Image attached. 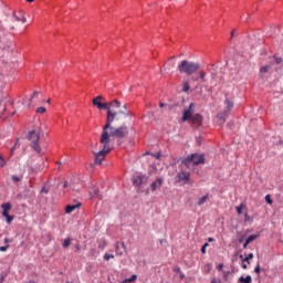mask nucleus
Instances as JSON below:
<instances>
[{
	"instance_id": "obj_29",
	"label": "nucleus",
	"mask_w": 283,
	"mask_h": 283,
	"mask_svg": "<svg viewBox=\"0 0 283 283\" xmlns=\"http://www.w3.org/2000/svg\"><path fill=\"white\" fill-rule=\"evenodd\" d=\"M118 109H120V102H118V106H113V112H115V117L118 116Z\"/></svg>"
},
{
	"instance_id": "obj_17",
	"label": "nucleus",
	"mask_w": 283,
	"mask_h": 283,
	"mask_svg": "<svg viewBox=\"0 0 283 283\" xmlns=\"http://www.w3.org/2000/svg\"><path fill=\"white\" fill-rule=\"evenodd\" d=\"M81 207V203L77 205H69L65 207V213H72V211H76Z\"/></svg>"
},
{
	"instance_id": "obj_12",
	"label": "nucleus",
	"mask_w": 283,
	"mask_h": 283,
	"mask_svg": "<svg viewBox=\"0 0 283 283\" xmlns=\"http://www.w3.org/2000/svg\"><path fill=\"white\" fill-rule=\"evenodd\" d=\"M227 111L222 114L218 115V118H224V116H229V111L233 109V102L226 99Z\"/></svg>"
},
{
	"instance_id": "obj_23",
	"label": "nucleus",
	"mask_w": 283,
	"mask_h": 283,
	"mask_svg": "<svg viewBox=\"0 0 283 283\" xmlns=\"http://www.w3.org/2000/svg\"><path fill=\"white\" fill-rule=\"evenodd\" d=\"M136 280H138V275L133 274L132 277L129 279H125L124 283H132V282H136Z\"/></svg>"
},
{
	"instance_id": "obj_30",
	"label": "nucleus",
	"mask_w": 283,
	"mask_h": 283,
	"mask_svg": "<svg viewBox=\"0 0 283 283\" xmlns=\"http://www.w3.org/2000/svg\"><path fill=\"white\" fill-rule=\"evenodd\" d=\"M104 260H106V261L114 260V254L105 253Z\"/></svg>"
},
{
	"instance_id": "obj_62",
	"label": "nucleus",
	"mask_w": 283,
	"mask_h": 283,
	"mask_svg": "<svg viewBox=\"0 0 283 283\" xmlns=\"http://www.w3.org/2000/svg\"><path fill=\"white\" fill-rule=\"evenodd\" d=\"M29 283H34V281H30Z\"/></svg>"
},
{
	"instance_id": "obj_32",
	"label": "nucleus",
	"mask_w": 283,
	"mask_h": 283,
	"mask_svg": "<svg viewBox=\"0 0 283 283\" xmlns=\"http://www.w3.org/2000/svg\"><path fill=\"white\" fill-rule=\"evenodd\" d=\"M190 90L189 82H186L182 87V92H188Z\"/></svg>"
},
{
	"instance_id": "obj_31",
	"label": "nucleus",
	"mask_w": 283,
	"mask_h": 283,
	"mask_svg": "<svg viewBox=\"0 0 283 283\" xmlns=\"http://www.w3.org/2000/svg\"><path fill=\"white\" fill-rule=\"evenodd\" d=\"M242 209H244V206H243V205H240V206L237 207V213H238L239 216H242Z\"/></svg>"
},
{
	"instance_id": "obj_44",
	"label": "nucleus",
	"mask_w": 283,
	"mask_h": 283,
	"mask_svg": "<svg viewBox=\"0 0 283 283\" xmlns=\"http://www.w3.org/2000/svg\"><path fill=\"white\" fill-rule=\"evenodd\" d=\"M210 283H222V280H220V279H213Z\"/></svg>"
},
{
	"instance_id": "obj_38",
	"label": "nucleus",
	"mask_w": 283,
	"mask_h": 283,
	"mask_svg": "<svg viewBox=\"0 0 283 283\" xmlns=\"http://www.w3.org/2000/svg\"><path fill=\"white\" fill-rule=\"evenodd\" d=\"M6 220H7V223L10 224V222H12V220H14V217L9 214L6 217Z\"/></svg>"
},
{
	"instance_id": "obj_26",
	"label": "nucleus",
	"mask_w": 283,
	"mask_h": 283,
	"mask_svg": "<svg viewBox=\"0 0 283 283\" xmlns=\"http://www.w3.org/2000/svg\"><path fill=\"white\" fill-rule=\"evenodd\" d=\"M1 209H3L2 211H10V209H12V205L10 203H2L1 205Z\"/></svg>"
},
{
	"instance_id": "obj_27",
	"label": "nucleus",
	"mask_w": 283,
	"mask_h": 283,
	"mask_svg": "<svg viewBox=\"0 0 283 283\" xmlns=\"http://www.w3.org/2000/svg\"><path fill=\"white\" fill-rule=\"evenodd\" d=\"M72 244V241L70 240V238H66L62 244L63 249H67V247H70Z\"/></svg>"
},
{
	"instance_id": "obj_24",
	"label": "nucleus",
	"mask_w": 283,
	"mask_h": 283,
	"mask_svg": "<svg viewBox=\"0 0 283 283\" xmlns=\"http://www.w3.org/2000/svg\"><path fill=\"white\" fill-rule=\"evenodd\" d=\"M206 76H207V73L205 71H199V76L192 77V81H198L199 78L205 80Z\"/></svg>"
},
{
	"instance_id": "obj_22",
	"label": "nucleus",
	"mask_w": 283,
	"mask_h": 283,
	"mask_svg": "<svg viewBox=\"0 0 283 283\" xmlns=\"http://www.w3.org/2000/svg\"><path fill=\"white\" fill-rule=\"evenodd\" d=\"M207 200H209V195H206L201 199H199V201L197 202L198 207H202V205H205Z\"/></svg>"
},
{
	"instance_id": "obj_58",
	"label": "nucleus",
	"mask_w": 283,
	"mask_h": 283,
	"mask_svg": "<svg viewBox=\"0 0 283 283\" xmlns=\"http://www.w3.org/2000/svg\"><path fill=\"white\" fill-rule=\"evenodd\" d=\"M159 107H165V104H163V103H159Z\"/></svg>"
},
{
	"instance_id": "obj_49",
	"label": "nucleus",
	"mask_w": 283,
	"mask_h": 283,
	"mask_svg": "<svg viewBox=\"0 0 283 283\" xmlns=\"http://www.w3.org/2000/svg\"><path fill=\"white\" fill-rule=\"evenodd\" d=\"M4 244H6V247H8V244H10V240L8 238H4Z\"/></svg>"
},
{
	"instance_id": "obj_25",
	"label": "nucleus",
	"mask_w": 283,
	"mask_h": 283,
	"mask_svg": "<svg viewBox=\"0 0 283 283\" xmlns=\"http://www.w3.org/2000/svg\"><path fill=\"white\" fill-rule=\"evenodd\" d=\"M253 240H258V234L249 235L248 239L245 240L247 244H251V242H253Z\"/></svg>"
},
{
	"instance_id": "obj_40",
	"label": "nucleus",
	"mask_w": 283,
	"mask_h": 283,
	"mask_svg": "<svg viewBox=\"0 0 283 283\" xmlns=\"http://www.w3.org/2000/svg\"><path fill=\"white\" fill-rule=\"evenodd\" d=\"M274 61H275L276 65H280V63H282L283 60H282V57H277L274 55Z\"/></svg>"
},
{
	"instance_id": "obj_20",
	"label": "nucleus",
	"mask_w": 283,
	"mask_h": 283,
	"mask_svg": "<svg viewBox=\"0 0 283 283\" xmlns=\"http://www.w3.org/2000/svg\"><path fill=\"white\" fill-rule=\"evenodd\" d=\"M239 282L240 283H252L253 279L251 277V275H247L245 277L241 276V277H239Z\"/></svg>"
},
{
	"instance_id": "obj_37",
	"label": "nucleus",
	"mask_w": 283,
	"mask_h": 283,
	"mask_svg": "<svg viewBox=\"0 0 283 283\" xmlns=\"http://www.w3.org/2000/svg\"><path fill=\"white\" fill-rule=\"evenodd\" d=\"M9 248H10V244L0 247V251H1L2 253H6V251H8Z\"/></svg>"
},
{
	"instance_id": "obj_55",
	"label": "nucleus",
	"mask_w": 283,
	"mask_h": 283,
	"mask_svg": "<svg viewBox=\"0 0 283 283\" xmlns=\"http://www.w3.org/2000/svg\"><path fill=\"white\" fill-rule=\"evenodd\" d=\"M208 242H213V238H209V239H208Z\"/></svg>"
},
{
	"instance_id": "obj_61",
	"label": "nucleus",
	"mask_w": 283,
	"mask_h": 283,
	"mask_svg": "<svg viewBox=\"0 0 283 283\" xmlns=\"http://www.w3.org/2000/svg\"><path fill=\"white\" fill-rule=\"evenodd\" d=\"M0 282H3V279H0Z\"/></svg>"
},
{
	"instance_id": "obj_4",
	"label": "nucleus",
	"mask_w": 283,
	"mask_h": 283,
	"mask_svg": "<svg viewBox=\"0 0 283 283\" xmlns=\"http://www.w3.org/2000/svg\"><path fill=\"white\" fill-rule=\"evenodd\" d=\"M28 140H30V147L36 154H41V128H35L28 134Z\"/></svg>"
},
{
	"instance_id": "obj_7",
	"label": "nucleus",
	"mask_w": 283,
	"mask_h": 283,
	"mask_svg": "<svg viewBox=\"0 0 283 283\" xmlns=\"http://www.w3.org/2000/svg\"><path fill=\"white\" fill-rule=\"evenodd\" d=\"M181 171H179L177 174V178L179 180V182H185V185H189L190 184V178H191V172L185 170L187 169V167H181Z\"/></svg>"
},
{
	"instance_id": "obj_19",
	"label": "nucleus",
	"mask_w": 283,
	"mask_h": 283,
	"mask_svg": "<svg viewBox=\"0 0 283 283\" xmlns=\"http://www.w3.org/2000/svg\"><path fill=\"white\" fill-rule=\"evenodd\" d=\"M241 262H247L248 264H251V260H253V253H249L247 258L243 255H240Z\"/></svg>"
},
{
	"instance_id": "obj_1",
	"label": "nucleus",
	"mask_w": 283,
	"mask_h": 283,
	"mask_svg": "<svg viewBox=\"0 0 283 283\" xmlns=\"http://www.w3.org/2000/svg\"><path fill=\"white\" fill-rule=\"evenodd\" d=\"M113 122L108 123V127L107 124L104 125L103 127V132L99 138V143L101 145H104V147H107V145H109L111 143V138H126V136H128L129 130L127 129V126H120L118 128H114L112 126Z\"/></svg>"
},
{
	"instance_id": "obj_50",
	"label": "nucleus",
	"mask_w": 283,
	"mask_h": 283,
	"mask_svg": "<svg viewBox=\"0 0 283 283\" xmlns=\"http://www.w3.org/2000/svg\"><path fill=\"white\" fill-rule=\"evenodd\" d=\"M18 145H19V142L15 143V145L12 147L11 151H14V149H17Z\"/></svg>"
},
{
	"instance_id": "obj_13",
	"label": "nucleus",
	"mask_w": 283,
	"mask_h": 283,
	"mask_svg": "<svg viewBox=\"0 0 283 283\" xmlns=\"http://www.w3.org/2000/svg\"><path fill=\"white\" fill-rule=\"evenodd\" d=\"M11 180H12L13 185L19 186L20 182H23V174L12 175Z\"/></svg>"
},
{
	"instance_id": "obj_51",
	"label": "nucleus",
	"mask_w": 283,
	"mask_h": 283,
	"mask_svg": "<svg viewBox=\"0 0 283 283\" xmlns=\"http://www.w3.org/2000/svg\"><path fill=\"white\" fill-rule=\"evenodd\" d=\"M63 187H64V189H67V187H69L67 181L64 182V186H63Z\"/></svg>"
},
{
	"instance_id": "obj_10",
	"label": "nucleus",
	"mask_w": 283,
	"mask_h": 283,
	"mask_svg": "<svg viewBox=\"0 0 283 283\" xmlns=\"http://www.w3.org/2000/svg\"><path fill=\"white\" fill-rule=\"evenodd\" d=\"M163 182H165V179L161 177L157 178L155 181L150 184V191H157V189H160L163 187Z\"/></svg>"
},
{
	"instance_id": "obj_52",
	"label": "nucleus",
	"mask_w": 283,
	"mask_h": 283,
	"mask_svg": "<svg viewBox=\"0 0 283 283\" xmlns=\"http://www.w3.org/2000/svg\"><path fill=\"white\" fill-rule=\"evenodd\" d=\"M247 247H249V243H247V241L243 243V249H247Z\"/></svg>"
},
{
	"instance_id": "obj_6",
	"label": "nucleus",
	"mask_w": 283,
	"mask_h": 283,
	"mask_svg": "<svg viewBox=\"0 0 283 283\" xmlns=\"http://www.w3.org/2000/svg\"><path fill=\"white\" fill-rule=\"evenodd\" d=\"M109 151H112V148L109 147L108 144L106 145V147H105V145L101 144V150L97 153H94L95 165H101L103 163V160H105V156H107V154H109Z\"/></svg>"
},
{
	"instance_id": "obj_28",
	"label": "nucleus",
	"mask_w": 283,
	"mask_h": 283,
	"mask_svg": "<svg viewBox=\"0 0 283 283\" xmlns=\"http://www.w3.org/2000/svg\"><path fill=\"white\" fill-rule=\"evenodd\" d=\"M269 70H271V66L270 65H265V66H262L260 69V72H261V74H266V72H269Z\"/></svg>"
},
{
	"instance_id": "obj_16",
	"label": "nucleus",
	"mask_w": 283,
	"mask_h": 283,
	"mask_svg": "<svg viewBox=\"0 0 283 283\" xmlns=\"http://www.w3.org/2000/svg\"><path fill=\"white\" fill-rule=\"evenodd\" d=\"M15 17V21H21V23H25V21H28L25 19V12L23 11H19L18 13H14Z\"/></svg>"
},
{
	"instance_id": "obj_47",
	"label": "nucleus",
	"mask_w": 283,
	"mask_h": 283,
	"mask_svg": "<svg viewBox=\"0 0 283 283\" xmlns=\"http://www.w3.org/2000/svg\"><path fill=\"white\" fill-rule=\"evenodd\" d=\"M206 271L209 273V271H211V264H207L206 265Z\"/></svg>"
},
{
	"instance_id": "obj_45",
	"label": "nucleus",
	"mask_w": 283,
	"mask_h": 283,
	"mask_svg": "<svg viewBox=\"0 0 283 283\" xmlns=\"http://www.w3.org/2000/svg\"><path fill=\"white\" fill-rule=\"evenodd\" d=\"M41 193H49L48 188L43 187V188L41 189Z\"/></svg>"
},
{
	"instance_id": "obj_43",
	"label": "nucleus",
	"mask_w": 283,
	"mask_h": 283,
	"mask_svg": "<svg viewBox=\"0 0 283 283\" xmlns=\"http://www.w3.org/2000/svg\"><path fill=\"white\" fill-rule=\"evenodd\" d=\"M172 271H174L175 273H180V266H175V268L172 269Z\"/></svg>"
},
{
	"instance_id": "obj_2",
	"label": "nucleus",
	"mask_w": 283,
	"mask_h": 283,
	"mask_svg": "<svg viewBox=\"0 0 283 283\" xmlns=\"http://www.w3.org/2000/svg\"><path fill=\"white\" fill-rule=\"evenodd\" d=\"M103 96L98 95L93 99V105L97 107V109H106L107 111V117H106V127H109V123H114L116 118V112L114 111V107H118V101L114 99L111 103H102Z\"/></svg>"
},
{
	"instance_id": "obj_35",
	"label": "nucleus",
	"mask_w": 283,
	"mask_h": 283,
	"mask_svg": "<svg viewBox=\"0 0 283 283\" xmlns=\"http://www.w3.org/2000/svg\"><path fill=\"white\" fill-rule=\"evenodd\" d=\"M6 165H7V163L3 159V155H0V167H4Z\"/></svg>"
},
{
	"instance_id": "obj_60",
	"label": "nucleus",
	"mask_w": 283,
	"mask_h": 283,
	"mask_svg": "<svg viewBox=\"0 0 283 283\" xmlns=\"http://www.w3.org/2000/svg\"><path fill=\"white\" fill-rule=\"evenodd\" d=\"M46 103H49V104H50V98L46 101Z\"/></svg>"
},
{
	"instance_id": "obj_9",
	"label": "nucleus",
	"mask_w": 283,
	"mask_h": 283,
	"mask_svg": "<svg viewBox=\"0 0 283 283\" xmlns=\"http://www.w3.org/2000/svg\"><path fill=\"white\" fill-rule=\"evenodd\" d=\"M148 178L143 175H136L133 177V185L134 187H137V189H140V186L145 185L147 182Z\"/></svg>"
},
{
	"instance_id": "obj_14",
	"label": "nucleus",
	"mask_w": 283,
	"mask_h": 283,
	"mask_svg": "<svg viewBox=\"0 0 283 283\" xmlns=\"http://www.w3.org/2000/svg\"><path fill=\"white\" fill-rule=\"evenodd\" d=\"M190 120L192 122L193 125H202V115L200 114H196L192 116V118H190Z\"/></svg>"
},
{
	"instance_id": "obj_56",
	"label": "nucleus",
	"mask_w": 283,
	"mask_h": 283,
	"mask_svg": "<svg viewBox=\"0 0 283 283\" xmlns=\"http://www.w3.org/2000/svg\"><path fill=\"white\" fill-rule=\"evenodd\" d=\"M76 249H77V251H80V250H81V245H80V244H77V245H76Z\"/></svg>"
},
{
	"instance_id": "obj_59",
	"label": "nucleus",
	"mask_w": 283,
	"mask_h": 283,
	"mask_svg": "<svg viewBox=\"0 0 283 283\" xmlns=\"http://www.w3.org/2000/svg\"><path fill=\"white\" fill-rule=\"evenodd\" d=\"M155 158H160V154H157V155L155 156Z\"/></svg>"
},
{
	"instance_id": "obj_8",
	"label": "nucleus",
	"mask_w": 283,
	"mask_h": 283,
	"mask_svg": "<svg viewBox=\"0 0 283 283\" xmlns=\"http://www.w3.org/2000/svg\"><path fill=\"white\" fill-rule=\"evenodd\" d=\"M193 112H195V105L193 103H190L188 108H185L182 112V117H181L182 123H187V120H191V118L193 117Z\"/></svg>"
},
{
	"instance_id": "obj_54",
	"label": "nucleus",
	"mask_w": 283,
	"mask_h": 283,
	"mask_svg": "<svg viewBox=\"0 0 283 283\" xmlns=\"http://www.w3.org/2000/svg\"><path fill=\"white\" fill-rule=\"evenodd\" d=\"M180 280H185V274L180 273Z\"/></svg>"
},
{
	"instance_id": "obj_48",
	"label": "nucleus",
	"mask_w": 283,
	"mask_h": 283,
	"mask_svg": "<svg viewBox=\"0 0 283 283\" xmlns=\"http://www.w3.org/2000/svg\"><path fill=\"white\" fill-rule=\"evenodd\" d=\"M2 216H3V218H8V216H10V213H8L7 211H2Z\"/></svg>"
},
{
	"instance_id": "obj_21",
	"label": "nucleus",
	"mask_w": 283,
	"mask_h": 283,
	"mask_svg": "<svg viewBox=\"0 0 283 283\" xmlns=\"http://www.w3.org/2000/svg\"><path fill=\"white\" fill-rule=\"evenodd\" d=\"M118 114H123L124 116H129V113H127V105H120L118 108Z\"/></svg>"
},
{
	"instance_id": "obj_42",
	"label": "nucleus",
	"mask_w": 283,
	"mask_h": 283,
	"mask_svg": "<svg viewBox=\"0 0 283 283\" xmlns=\"http://www.w3.org/2000/svg\"><path fill=\"white\" fill-rule=\"evenodd\" d=\"M254 273H256L258 275H260V263L256 264L255 269H254Z\"/></svg>"
},
{
	"instance_id": "obj_18",
	"label": "nucleus",
	"mask_w": 283,
	"mask_h": 283,
	"mask_svg": "<svg viewBox=\"0 0 283 283\" xmlns=\"http://www.w3.org/2000/svg\"><path fill=\"white\" fill-rule=\"evenodd\" d=\"M4 53L14 52V44L12 42L8 43L2 48Z\"/></svg>"
},
{
	"instance_id": "obj_33",
	"label": "nucleus",
	"mask_w": 283,
	"mask_h": 283,
	"mask_svg": "<svg viewBox=\"0 0 283 283\" xmlns=\"http://www.w3.org/2000/svg\"><path fill=\"white\" fill-rule=\"evenodd\" d=\"M34 98H39V91H34L30 101H34Z\"/></svg>"
},
{
	"instance_id": "obj_53",
	"label": "nucleus",
	"mask_w": 283,
	"mask_h": 283,
	"mask_svg": "<svg viewBox=\"0 0 283 283\" xmlns=\"http://www.w3.org/2000/svg\"><path fill=\"white\" fill-rule=\"evenodd\" d=\"M242 269L247 270V264L242 262Z\"/></svg>"
},
{
	"instance_id": "obj_11",
	"label": "nucleus",
	"mask_w": 283,
	"mask_h": 283,
	"mask_svg": "<svg viewBox=\"0 0 283 283\" xmlns=\"http://www.w3.org/2000/svg\"><path fill=\"white\" fill-rule=\"evenodd\" d=\"M126 249H127V247L125 245V242H122V243L116 242L115 243V253H116V255H119V256L124 255Z\"/></svg>"
},
{
	"instance_id": "obj_34",
	"label": "nucleus",
	"mask_w": 283,
	"mask_h": 283,
	"mask_svg": "<svg viewBox=\"0 0 283 283\" xmlns=\"http://www.w3.org/2000/svg\"><path fill=\"white\" fill-rule=\"evenodd\" d=\"M36 114H45V107H38Z\"/></svg>"
},
{
	"instance_id": "obj_39",
	"label": "nucleus",
	"mask_w": 283,
	"mask_h": 283,
	"mask_svg": "<svg viewBox=\"0 0 283 283\" xmlns=\"http://www.w3.org/2000/svg\"><path fill=\"white\" fill-rule=\"evenodd\" d=\"M207 247H209V243H205L201 248V253H207Z\"/></svg>"
},
{
	"instance_id": "obj_36",
	"label": "nucleus",
	"mask_w": 283,
	"mask_h": 283,
	"mask_svg": "<svg viewBox=\"0 0 283 283\" xmlns=\"http://www.w3.org/2000/svg\"><path fill=\"white\" fill-rule=\"evenodd\" d=\"M265 202H268V205H273V200L271 199V196L269 195L265 196Z\"/></svg>"
},
{
	"instance_id": "obj_15",
	"label": "nucleus",
	"mask_w": 283,
	"mask_h": 283,
	"mask_svg": "<svg viewBox=\"0 0 283 283\" xmlns=\"http://www.w3.org/2000/svg\"><path fill=\"white\" fill-rule=\"evenodd\" d=\"M90 196L91 198H98V200H101L103 197L101 196L99 193V190L98 188L96 187H93L91 190H90Z\"/></svg>"
},
{
	"instance_id": "obj_46",
	"label": "nucleus",
	"mask_w": 283,
	"mask_h": 283,
	"mask_svg": "<svg viewBox=\"0 0 283 283\" xmlns=\"http://www.w3.org/2000/svg\"><path fill=\"white\" fill-rule=\"evenodd\" d=\"M217 269H218V271H222V269H224V265H223V264H219V265L217 266Z\"/></svg>"
},
{
	"instance_id": "obj_57",
	"label": "nucleus",
	"mask_w": 283,
	"mask_h": 283,
	"mask_svg": "<svg viewBox=\"0 0 283 283\" xmlns=\"http://www.w3.org/2000/svg\"><path fill=\"white\" fill-rule=\"evenodd\" d=\"M233 34H235V30H233L232 32H231V36L233 38Z\"/></svg>"
},
{
	"instance_id": "obj_5",
	"label": "nucleus",
	"mask_w": 283,
	"mask_h": 283,
	"mask_svg": "<svg viewBox=\"0 0 283 283\" xmlns=\"http://www.w3.org/2000/svg\"><path fill=\"white\" fill-rule=\"evenodd\" d=\"M191 165H205V155L191 154L181 161V168L186 167V169H189Z\"/></svg>"
},
{
	"instance_id": "obj_3",
	"label": "nucleus",
	"mask_w": 283,
	"mask_h": 283,
	"mask_svg": "<svg viewBox=\"0 0 283 283\" xmlns=\"http://www.w3.org/2000/svg\"><path fill=\"white\" fill-rule=\"evenodd\" d=\"M200 70V63L191 62L188 60H184L178 65V71L180 74H187V76H191V74H196Z\"/></svg>"
},
{
	"instance_id": "obj_41",
	"label": "nucleus",
	"mask_w": 283,
	"mask_h": 283,
	"mask_svg": "<svg viewBox=\"0 0 283 283\" xmlns=\"http://www.w3.org/2000/svg\"><path fill=\"white\" fill-rule=\"evenodd\" d=\"M249 220H251V217L249 216V212L244 213V221L249 222Z\"/></svg>"
}]
</instances>
